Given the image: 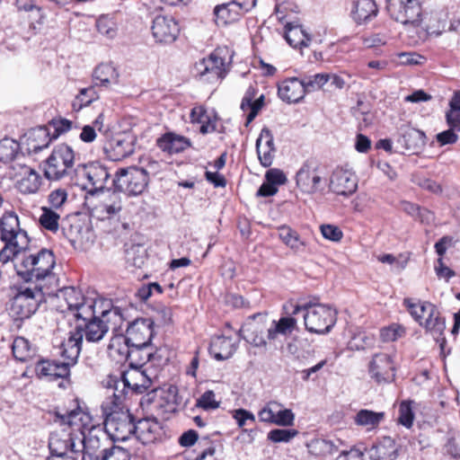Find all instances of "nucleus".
Here are the masks:
<instances>
[{"label": "nucleus", "instance_id": "aec40b11", "mask_svg": "<svg viewBox=\"0 0 460 460\" xmlns=\"http://www.w3.org/2000/svg\"><path fill=\"white\" fill-rule=\"evenodd\" d=\"M194 68L197 75L209 83L222 80L226 75L225 60L216 52L196 63Z\"/></svg>", "mask_w": 460, "mask_h": 460}, {"label": "nucleus", "instance_id": "6e6d98bb", "mask_svg": "<svg viewBox=\"0 0 460 460\" xmlns=\"http://www.w3.org/2000/svg\"><path fill=\"white\" fill-rule=\"evenodd\" d=\"M414 413L411 402H402L399 406L398 422L406 428H411L413 422Z\"/></svg>", "mask_w": 460, "mask_h": 460}, {"label": "nucleus", "instance_id": "c03bdc74", "mask_svg": "<svg viewBox=\"0 0 460 460\" xmlns=\"http://www.w3.org/2000/svg\"><path fill=\"white\" fill-rule=\"evenodd\" d=\"M385 419L383 411L377 412L370 410H360L354 417V421L358 426L374 429Z\"/></svg>", "mask_w": 460, "mask_h": 460}, {"label": "nucleus", "instance_id": "c756f323", "mask_svg": "<svg viewBox=\"0 0 460 460\" xmlns=\"http://www.w3.org/2000/svg\"><path fill=\"white\" fill-rule=\"evenodd\" d=\"M426 136L423 131L414 128L406 127L401 128V136L398 143L404 147L405 150L412 153L420 151L426 144Z\"/></svg>", "mask_w": 460, "mask_h": 460}, {"label": "nucleus", "instance_id": "2f4dec72", "mask_svg": "<svg viewBox=\"0 0 460 460\" xmlns=\"http://www.w3.org/2000/svg\"><path fill=\"white\" fill-rule=\"evenodd\" d=\"M41 186V176L40 173L28 166L22 168L21 177L16 182V187L21 193L34 194Z\"/></svg>", "mask_w": 460, "mask_h": 460}, {"label": "nucleus", "instance_id": "864d4df0", "mask_svg": "<svg viewBox=\"0 0 460 460\" xmlns=\"http://www.w3.org/2000/svg\"><path fill=\"white\" fill-rule=\"evenodd\" d=\"M256 153L261 164L263 167H270L274 160L276 148L261 146V139L256 140Z\"/></svg>", "mask_w": 460, "mask_h": 460}, {"label": "nucleus", "instance_id": "37998d69", "mask_svg": "<svg viewBox=\"0 0 460 460\" xmlns=\"http://www.w3.org/2000/svg\"><path fill=\"white\" fill-rule=\"evenodd\" d=\"M342 445V441L336 439V441L317 438L308 445L310 453L315 456H327L332 455L339 450L340 446Z\"/></svg>", "mask_w": 460, "mask_h": 460}, {"label": "nucleus", "instance_id": "09e8293b", "mask_svg": "<svg viewBox=\"0 0 460 460\" xmlns=\"http://www.w3.org/2000/svg\"><path fill=\"white\" fill-rule=\"evenodd\" d=\"M19 151V144L13 139L4 138L0 142V161L9 163L13 161Z\"/></svg>", "mask_w": 460, "mask_h": 460}, {"label": "nucleus", "instance_id": "3c124183", "mask_svg": "<svg viewBox=\"0 0 460 460\" xmlns=\"http://www.w3.org/2000/svg\"><path fill=\"white\" fill-rule=\"evenodd\" d=\"M144 165L139 167L145 172L147 181L150 176H157L167 168V164L164 161H156L152 158H146L143 161Z\"/></svg>", "mask_w": 460, "mask_h": 460}, {"label": "nucleus", "instance_id": "f704fd0d", "mask_svg": "<svg viewBox=\"0 0 460 460\" xmlns=\"http://www.w3.org/2000/svg\"><path fill=\"white\" fill-rule=\"evenodd\" d=\"M157 418L156 416L152 418L147 417L135 423L136 429L133 434L136 435L137 439L143 444L153 442L155 439V434L159 429Z\"/></svg>", "mask_w": 460, "mask_h": 460}, {"label": "nucleus", "instance_id": "4d7b16f0", "mask_svg": "<svg viewBox=\"0 0 460 460\" xmlns=\"http://www.w3.org/2000/svg\"><path fill=\"white\" fill-rule=\"evenodd\" d=\"M296 429H272L268 433V439L274 443L288 442L297 435Z\"/></svg>", "mask_w": 460, "mask_h": 460}, {"label": "nucleus", "instance_id": "5fc2aeb1", "mask_svg": "<svg viewBox=\"0 0 460 460\" xmlns=\"http://www.w3.org/2000/svg\"><path fill=\"white\" fill-rule=\"evenodd\" d=\"M329 80L330 74H315L314 75L305 76L303 79L306 92L322 88Z\"/></svg>", "mask_w": 460, "mask_h": 460}, {"label": "nucleus", "instance_id": "603ef678", "mask_svg": "<svg viewBox=\"0 0 460 460\" xmlns=\"http://www.w3.org/2000/svg\"><path fill=\"white\" fill-rule=\"evenodd\" d=\"M220 402L216 400V394L212 390L203 393L196 402V407L205 411L216 410L219 408Z\"/></svg>", "mask_w": 460, "mask_h": 460}, {"label": "nucleus", "instance_id": "c9c22d12", "mask_svg": "<svg viewBox=\"0 0 460 460\" xmlns=\"http://www.w3.org/2000/svg\"><path fill=\"white\" fill-rule=\"evenodd\" d=\"M108 348L111 352L117 353L121 358L128 360L129 365L134 364L135 356L141 350L137 348H133L132 345L128 344V338L122 334L112 337Z\"/></svg>", "mask_w": 460, "mask_h": 460}, {"label": "nucleus", "instance_id": "0eeeda50", "mask_svg": "<svg viewBox=\"0 0 460 460\" xmlns=\"http://www.w3.org/2000/svg\"><path fill=\"white\" fill-rule=\"evenodd\" d=\"M180 403L178 388L172 385L154 388L141 399L143 407L163 420H168L176 412Z\"/></svg>", "mask_w": 460, "mask_h": 460}, {"label": "nucleus", "instance_id": "a18cd8bd", "mask_svg": "<svg viewBox=\"0 0 460 460\" xmlns=\"http://www.w3.org/2000/svg\"><path fill=\"white\" fill-rule=\"evenodd\" d=\"M4 246L0 250V261L6 263L9 261H17L18 256L24 250H28L29 243L21 245L20 241L4 242Z\"/></svg>", "mask_w": 460, "mask_h": 460}, {"label": "nucleus", "instance_id": "f257e3e1", "mask_svg": "<svg viewBox=\"0 0 460 460\" xmlns=\"http://www.w3.org/2000/svg\"><path fill=\"white\" fill-rule=\"evenodd\" d=\"M83 316L75 320V332L65 340L66 352L70 358H78L83 339L88 342H98L103 339L110 328L117 330L124 321L122 310L113 306L110 300L99 302L98 306L83 310Z\"/></svg>", "mask_w": 460, "mask_h": 460}, {"label": "nucleus", "instance_id": "423d86ee", "mask_svg": "<svg viewBox=\"0 0 460 460\" xmlns=\"http://www.w3.org/2000/svg\"><path fill=\"white\" fill-rule=\"evenodd\" d=\"M56 418V421H58L60 426H75L78 427V429L83 428L81 430L83 438H79L77 441L81 443V452H83L84 456L85 455L93 456L96 454L101 447V443L95 432H101L102 430L93 425L91 428H87L86 422L90 420L89 414L77 408L66 414L57 413Z\"/></svg>", "mask_w": 460, "mask_h": 460}, {"label": "nucleus", "instance_id": "6e6552de", "mask_svg": "<svg viewBox=\"0 0 460 460\" xmlns=\"http://www.w3.org/2000/svg\"><path fill=\"white\" fill-rule=\"evenodd\" d=\"M129 369L123 372L120 380L111 378L109 389H112L111 397L122 402L124 389H131L136 394H143L151 388L153 380L147 375L146 370L141 368V364H130Z\"/></svg>", "mask_w": 460, "mask_h": 460}, {"label": "nucleus", "instance_id": "69168bd1", "mask_svg": "<svg viewBox=\"0 0 460 460\" xmlns=\"http://www.w3.org/2000/svg\"><path fill=\"white\" fill-rule=\"evenodd\" d=\"M362 42L367 49L376 48L385 45L387 42V37L385 34L374 33L369 36L363 37Z\"/></svg>", "mask_w": 460, "mask_h": 460}, {"label": "nucleus", "instance_id": "7c9ffc66", "mask_svg": "<svg viewBox=\"0 0 460 460\" xmlns=\"http://www.w3.org/2000/svg\"><path fill=\"white\" fill-rule=\"evenodd\" d=\"M237 349V342L231 337L225 335L213 337L209 346V351L217 360H225L231 358Z\"/></svg>", "mask_w": 460, "mask_h": 460}, {"label": "nucleus", "instance_id": "72a5a7b5", "mask_svg": "<svg viewBox=\"0 0 460 460\" xmlns=\"http://www.w3.org/2000/svg\"><path fill=\"white\" fill-rule=\"evenodd\" d=\"M284 36L288 43L295 49L308 47L312 40L311 36L303 29V27L295 22H288L285 25Z\"/></svg>", "mask_w": 460, "mask_h": 460}, {"label": "nucleus", "instance_id": "5701e85b", "mask_svg": "<svg viewBox=\"0 0 460 460\" xmlns=\"http://www.w3.org/2000/svg\"><path fill=\"white\" fill-rule=\"evenodd\" d=\"M153 37L160 43H172L178 37L180 28L174 18L157 15L151 27Z\"/></svg>", "mask_w": 460, "mask_h": 460}, {"label": "nucleus", "instance_id": "a878e982", "mask_svg": "<svg viewBox=\"0 0 460 460\" xmlns=\"http://www.w3.org/2000/svg\"><path fill=\"white\" fill-rule=\"evenodd\" d=\"M135 137L127 133L115 136L106 148L108 156L113 161L121 160L134 152Z\"/></svg>", "mask_w": 460, "mask_h": 460}, {"label": "nucleus", "instance_id": "a19ab883", "mask_svg": "<svg viewBox=\"0 0 460 460\" xmlns=\"http://www.w3.org/2000/svg\"><path fill=\"white\" fill-rule=\"evenodd\" d=\"M93 80L96 81L95 84L108 86L111 84H117L119 80V73L117 69L111 64H101L95 67L93 74Z\"/></svg>", "mask_w": 460, "mask_h": 460}, {"label": "nucleus", "instance_id": "4be33fe9", "mask_svg": "<svg viewBox=\"0 0 460 460\" xmlns=\"http://www.w3.org/2000/svg\"><path fill=\"white\" fill-rule=\"evenodd\" d=\"M329 187L335 194L348 197L357 190L358 179L349 170L336 168L330 177Z\"/></svg>", "mask_w": 460, "mask_h": 460}, {"label": "nucleus", "instance_id": "9b49d317", "mask_svg": "<svg viewBox=\"0 0 460 460\" xmlns=\"http://www.w3.org/2000/svg\"><path fill=\"white\" fill-rule=\"evenodd\" d=\"M59 354L63 360L41 359L35 366V372L39 378L47 381H56L59 378L66 379L70 376V367L74 366L77 358L72 359L66 352V342L61 343Z\"/></svg>", "mask_w": 460, "mask_h": 460}, {"label": "nucleus", "instance_id": "393cba45", "mask_svg": "<svg viewBox=\"0 0 460 460\" xmlns=\"http://www.w3.org/2000/svg\"><path fill=\"white\" fill-rule=\"evenodd\" d=\"M371 377L377 383H388L394 378V365L392 358L386 353H377L369 363Z\"/></svg>", "mask_w": 460, "mask_h": 460}, {"label": "nucleus", "instance_id": "8fccbe9b", "mask_svg": "<svg viewBox=\"0 0 460 460\" xmlns=\"http://www.w3.org/2000/svg\"><path fill=\"white\" fill-rule=\"evenodd\" d=\"M96 99H98V95L93 87L84 88L73 102V109L79 111L83 107L91 104Z\"/></svg>", "mask_w": 460, "mask_h": 460}, {"label": "nucleus", "instance_id": "cd10ccee", "mask_svg": "<svg viewBox=\"0 0 460 460\" xmlns=\"http://www.w3.org/2000/svg\"><path fill=\"white\" fill-rule=\"evenodd\" d=\"M245 12L247 9L235 1L218 4L214 8L215 21L218 25H226L237 21Z\"/></svg>", "mask_w": 460, "mask_h": 460}, {"label": "nucleus", "instance_id": "4468645a", "mask_svg": "<svg viewBox=\"0 0 460 460\" xmlns=\"http://www.w3.org/2000/svg\"><path fill=\"white\" fill-rule=\"evenodd\" d=\"M117 192H125L130 196H137L146 190L148 185L145 172L139 167L119 169L112 180Z\"/></svg>", "mask_w": 460, "mask_h": 460}, {"label": "nucleus", "instance_id": "c85d7f7f", "mask_svg": "<svg viewBox=\"0 0 460 460\" xmlns=\"http://www.w3.org/2000/svg\"><path fill=\"white\" fill-rule=\"evenodd\" d=\"M399 446L391 437L382 438L368 450L373 460H395L398 457Z\"/></svg>", "mask_w": 460, "mask_h": 460}, {"label": "nucleus", "instance_id": "774afa93", "mask_svg": "<svg viewBox=\"0 0 460 460\" xmlns=\"http://www.w3.org/2000/svg\"><path fill=\"white\" fill-rule=\"evenodd\" d=\"M265 179L274 186L284 184L287 181V177L284 172L277 168L270 169L265 173Z\"/></svg>", "mask_w": 460, "mask_h": 460}, {"label": "nucleus", "instance_id": "338daca9", "mask_svg": "<svg viewBox=\"0 0 460 460\" xmlns=\"http://www.w3.org/2000/svg\"><path fill=\"white\" fill-rule=\"evenodd\" d=\"M67 199V193L63 189H58L49 195V202L52 208L58 209L62 207Z\"/></svg>", "mask_w": 460, "mask_h": 460}, {"label": "nucleus", "instance_id": "2eb2a0df", "mask_svg": "<svg viewBox=\"0 0 460 460\" xmlns=\"http://www.w3.org/2000/svg\"><path fill=\"white\" fill-rule=\"evenodd\" d=\"M421 0H397L390 4L387 10L390 16L403 25L418 27L422 22Z\"/></svg>", "mask_w": 460, "mask_h": 460}, {"label": "nucleus", "instance_id": "bf43d9fd", "mask_svg": "<svg viewBox=\"0 0 460 460\" xmlns=\"http://www.w3.org/2000/svg\"><path fill=\"white\" fill-rule=\"evenodd\" d=\"M96 27L98 31L110 38L112 39L116 35V27L113 21L108 19L107 17H102L97 20Z\"/></svg>", "mask_w": 460, "mask_h": 460}, {"label": "nucleus", "instance_id": "412c9836", "mask_svg": "<svg viewBox=\"0 0 460 460\" xmlns=\"http://www.w3.org/2000/svg\"><path fill=\"white\" fill-rule=\"evenodd\" d=\"M86 205L90 210V215L99 220L111 219L119 215L122 210V200L120 194L117 191L106 196L98 203L90 206L86 198Z\"/></svg>", "mask_w": 460, "mask_h": 460}, {"label": "nucleus", "instance_id": "473e14b6", "mask_svg": "<svg viewBox=\"0 0 460 460\" xmlns=\"http://www.w3.org/2000/svg\"><path fill=\"white\" fill-rule=\"evenodd\" d=\"M157 146L164 152L178 154L190 146V139L172 132L164 134L156 141Z\"/></svg>", "mask_w": 460, "mask_h": 460}, {"label": "nucleus", "instance_id": "de8ad7c7", "mask_svg": "<svg viewBox=\"0 0 460 460\" xmlns=\"http://www.w3.org/2000/svg\"><path fill=\"white\" fill-rule=\"evenodd\" d=\"M41 211L42 213L39 219L40 226L50 232L56 233L59 226V214L51 208L47 207H42Z\"/></svg>", "mask_w": 460, "mask_h": 460}, {"label": "nucleus", "instance_id": "ea45409f", "mask_svg": "<svg viewBox=\"0 0 460 460\" xmlns=\"http://www.w3.org/2000/svg\"><path fill=\"white\" fill-rule=\"evenodd\" d=\"M52 137H50L49 128L46 127H40L33 130L28 137V146L31 152L35 154L42 151L48 147Z\"/></svg>", "mask_w": 460, "mask_h": 460}, {"label": "nucleus", "instance_id": "f8f14e48", "mask_svg": "<svg viewBox=\"0 0 460 460\" xmlns=\"http://www.w3.org/2000/svg\"><path fill=\"white\" fill-rule=\"evenodd\" d=\"M58 297L66 304V308L62 311L72 315L75 320L83 316V310L86 307L93 309L98 306L101 300H104L97 296H84L80 289L74 287L63 288L58 291Z\"/></svg>", "mask_w": 460, "mask_h": 460}, {"label": "nucleus", "instance_id": "9d476101", "mask_svg": "<svg viewBox=\"0 0 460 460\" xmlns=\"http://www.w3.org/2000/svg\"><path fill=\"white\" fill-rule=\"evenodd\" d=\"M75 174L78 178L75 184L86 190L91 196L102 191L111 176L107 167L100 162L78 165L75 169Z\"/></svg>", "mask_w": 460, "mask_h": 460}, {"label": "nucleus", "instance_id": "f3484780", "mask_svg": "<svg viewBox=\"0 0 460 460\" xmlns=\"http://www.w3.org/2000/svg\"><path fill=\"white\" fill-rule=\"evenodd\" d=\"M322 173V169L315 160H306L296 172V185L304 192L314 193L321 189Z\"/></svg>", "mask_w": 460, "mask_h": 460}, {"label": "nucleus", "instance_id": "bb28decb", "mask_svg": "<svg viewBox=\"0 0 460 460\" xmlns=\"http://www.w3.org/2000/svg\"><path fill=\"white\" fill-rule=\"evenodd\" d=\"M305 93L307 92L303 79L299 80L296 77L284 80L279 85L278 89L279 98L289 103L300 102L304 98Z\"/></svg>", "mask_w": 460, "mask_h": 460}, {"label": "nucleus", "instance_id": "dca6fc26", "mask_svg": "<svg viewBox=\"0 0 460 460\" xmlns=\"http://www.w3.org/2000/svg\"><path fill=\"white\" fill-rule=\"evenodd\" d=\"M72 428L68 426L67 429L62 428L50 433L49 447L51 456H65L68 452H81V443L75 441Z\"/></svg>", "mask_w": 460, "mask_h": 460}, {"label": "nucleus", "instance_id": "e433bc0d", "mask_svg": "<svg viewBox=\"0 0 460 460\" xmlns=\"http://www.w3.org/2000/svg\"><path fill=\"white\" fill-rule=\"evenodd\" d=\"M279 239L295 253H303L306 249V243L299 234L287 225L278 227Z\"/></svg>", "mask_w": 460, "mask_h": 460}, {"label": "nucleus", "instance_id": "6ab92c4d", "mask_svg": "<svg viewBox=\"0 0 460 460\" xmlns=\"http://www.w3.org/2000/svg\"><path fill=\"white\" fill-rule=\"evenodd\" d=\"M154 321L151 318H138L127 327L128 343L133 348H147L154 336Z\"/></svg>", "mask_w": 460, "mask_h": 460}, {"label": "nucleus", "instance_id": "7ed1b4c3", "mask_svg": "<svg viewBox=\"0 0 460 460\" xmlns=\"http://www.w3.org/2000/svg\"><path fill=\"white\" fill-rule=\"evenodd\" d=\"M120 404L121 402H119L114 398L111 402L107 401L102 404V409L106 414L104 429L114 442L126 441L136 429L133 416L128 410L120 408Z\"/></svg>", "mask_w": 460, "mask_h": 460}, {"label": "nucleus", "instance_id": "a211bd4d", "mask_svg": "<svg viewBox=\"0 0 460 460\" xmlns=\"http://www.w3.org/2000/svg\"><path fill=\"white\" fill-rule=\"evenodd\" d=\"M266 329V315L262 314H255L247 318L246 322L239 330L238 334L252 346L265 348L267 346V341L263 333Z\"/></svg>", "mask_w": 460, "mask_h": 460}, {"label": "nucleus", "instance_id": "1a4fd4ad", "mask_svg": "<svg viewBox=\"0 0 460 460\" xmlns=\"http://www.w3.org/2000/svg\"><path fill=\"white\" fill-rule=\"evenodd\" d=\"M75 153L66 144L57 146L45 161L44 176L49 181H58L75 172Z\"/></svg>", "mask_w": 460, "mask_h": 460}, {"label": "nucleus", "instance_id": "680f3d73", "mask_svg": "<svg viewBox=\"0 0 460 460\" xmlns=\"http://www.w3.org/2000/svg\"><path fill=\"white\" fill-rule=\"evenodd\" d=\"M404 333V328L400 325H391L381 330V337L384 341H394Z\"/></svg>", "mask_w": 460, "mask_h": 460}, {"label": "nucleus", "instance_id": "20e7f679", "mask_svg": "<svg viewBox=\"0 0 460 460\" xmlns=\"http://www.w3.org/2000/svg\"><path fill=\"white\" fill-rule=\"evenodd\" d=\"M55 265L54 254L48 249H41L36 254H29L27 250L21 252L14 263L17 275L25 281L42 279Z\"/></svg>", "mask_w": 460, "mask_h": 460}, {"label": "nucleus", "instance_id": "13d9d810", "mask_svg": "<svg viewBox=\"0 0 460 460\" xmlns=\"http://www.w3.org/2000/svg\"><path fill=\"white\" fill-rule=\"evenodd\" d=\"M295 415L289 409H282L281 404L279 408H276L274 424L279 426H291L294 423Z\"/></svg>", "mask_w": 460, "mask_h": 460}, {"label": "nucleus", "instance_id": "39448f33", "mask_svg": "<svg viewBox=\"0 0 460 460\" xmlns=\"http://www.w3.org/2000/svg\"><path fill=\"white\" fill-rule=\"evenodd\" d=\"M403 305L407 308L412 318L436 340H438L443 335L446 329V322L441 317L440 312L435 305L428 301L404 298Z\"/></svg>", "mask_w": 460, "mask_h": 460}, {"label": "nucleus", "instance_id": "79ce46f5", "mask_svg": "<svg viewBox=\"0 0 460 460\" xmlns=\"http://www.w3.org/2000/svg\"><path fill=\"white\" fill-rule=\"evenodd\" d=\"M296 326V320L294 317H281L279 321H273L270 328L267 329L268 339L275 340L278 334L288 335L291 333Z\"/></svg>", "mask_w": 460, "mask_h": 460}, {"label": "nucleus", "instance_id": "58836bf2", "mask_svg": "<svg viewBox=\"0 0 460 460\" xmlns=\"http://www.w3.org/2000/svg\"><path fill=\"white\" fill-rule=\"evenodd\" d=\"M448 20V12L447 10L431 11L427 18L426 30L429 34L439 36L443 31H447Z\"/></svg>", "mask_w": 460, "mask_h": 460}, {"label": "nucleus", "instance_id": "49530a36", "mask_svg": "<svg viewBox=\"0 0 460 460\" xmlns=\"http://www.w3.org/2000/svg\"><path fill=\"white\" fill-rule=\"evenodd\" d=\"M13 357L19 361H26L33 354L30 341L23 337H16L12 345Z\"/></svg>", "mask_w": 460, "mask_h": 460}, {"label": "nucleus", "instance_id": "4c0bfd02", "mask_svg": "<svg viewBox=\"0 0 460 460\" xmlns=\"http://www.w3.org/2000/svg\"><path fill=\"white\" fill-rule=\"evenodd\" d=\"M377 7L374 0H356L351 10L352 19L358 24L370 20L377 14Z\"/></svg>", "mask_w": 460, "mask_h": 460}, {"label": "nucleus", "instance_id": "f03ea898", "mask_svg": "<svg viewBox=\"0 0 460 460\" xmlns=\"http://www.w3.org/2000/svg\"><path fill=\"white\" fill-rule=\"evenodd\" d=\"M299 312H304L305 327L312 333H329L337 321L336 309L330 305L318 303L316 299L295 305L291 314L296 315Z\"/></svg>", "mask_w": 460, "mask_h": 460}, {"label": "nucleus", "instance_id": "052dcab7", "mask_svg": "<svg viewBox=\"0 0 460 460\" xmlns=\"http://www.w3.org/2000/svg\"><path fill=\"white\" fill-rule=\"evenodd\" d=\"M102 460H130L127 450L119 447H113L102 451Z\"/></svg>", "mask_w": 460, "mask_h": 460}, {"label": "nucleus", "instance_id": "e2e57ef3", "mask_svg": "<svg viewBox=\"0 0 460 460\" xmlns=\"http://www.w3.org/2000/svg\"><path fill=\"white\" fill-rule=\"evenodd\" d=\"M320 230L325 239L332 242H339L343 236L341 230L333 225H322Z\"/></svg>", "mask_w": 460, "mask_h": 460}, {"label": "nucleus", "instance_id": "b1692460", "mask_svg": "<svg viewBox=\"0 0 460 460\" xmlns=\"http://www.w3.org/2000/svg\"><path fill=\"white\" fill-rule=\"evenodd\" d=\"M0 239L2 242L20 241L22 245L29 243L27 233L21 229L18 216L7 212L0 218Z\"/></svg>", "mask_w": 460, "mask_h": 460}, {"label": "nucleus", "instance_id": "0e129e2a", "mask_svg": "<svg viewBox=\"0 0 460 460\" xmlns=\"http://www.w3.org/2000/svg\"><path fill=\"white\" fill-rule=\"evenodd\" d=\"M276 408H279L277 402H270L258 413L261 421L274 423Z\"/></svg>", "mask_w": 460, "mask_h": 460}, {"label": "nucleus", "instance_id": "ddd939ff", "mask_svg": "<svg viewBox=\"0 0 460 460\" xmlns=\"http://www.w3.org/2000/svg\"><path fill=\"white\" fill-rule=\"evenodd\" d=\"M42 297L43 294L37 287L21 288L12 300L9 314L15 320L30 318L37 311Z\"/></svg>", "mask_w": 460, "mask_h": 460}]
</instances>
